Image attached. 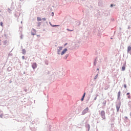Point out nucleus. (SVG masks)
<instances>
[{
	"label": "nucleus",
	"instance_id": "1",
	"mask_svg": "<svg viewBox=\"0 0 131 131\" xmlns=\"http://www.w3.org/2000/svg\"><path fill=\"white\" fill-rule=\"evenodd\" d=\"M100 115L103 119H106V116L105 115V111H102L100 113Z\"/></svg>",
	"mask_w": 131,
	"mask_h": 131
},
{
	"label": "nucleus",
	"instance_id": "2",
	"mask_svg": "<svg viewBox=\"0 0 131 131\" xmlns=\"http://www.w3.org/2000/svg\"><path fill=\"white\" fill-rule=\"evenodd\" d=\"M89 112V107H86L82 111V115H84V114L88 113Z\"/></svg>",
	"mask_w": 131,
	"mask_h": 131
},
{
	"label": "nucleus",
	"instance_id": "3",
	"mask_svg": "<svg viewBox=\"0 0 131 131\" xmlns=\"http://www.w3.org/2000/svg\"><path fill=\"white\" fill-rule=\"evenodd\" d=\"M127 53L131 55V46H129L127 47Z\"/></svg>",
	"mask_w": 131,
	"mask_h": 131
},
{
	"label": "nucleus",
	"instance_id": "4",
	"mask_svg": "<svg viewBox=\"0 0 131 131\" xmlns=\"http://www.w3.org/2000/svg\"><path fill=\"white\" fill-rule=\"evenodd\" d=\"M32 67L33 69H35L37 67V65L36 64V63H33L32 64Z\"/></svg>",
	"mask_w": 131,
	"mask_h": 131
},
{
	"label": "nucleus",
	"instance_id": "5",
	"mask_svg": "<svg viewBox=\"0 0 131 131\" xmlns=\"http://www.w3.org/2000/svg\"><path fill=\"white\" fill-rule=\"evenodd\" d=\"M62 50H63V47H59V49H58V55H60V52H61V51H62Z\"/></svg>",
	"mask_w": 131,
	"mask_h": 131
},
{
	"label": "nucleus",
	"instance_id": "6",
	"mask_svg": "<svg viewBox=\"0 0 131 131\" xmlns=\"http://www.w3.org/2000/svg\"><path fill=\"white\" fill-rule=\"evenodd\" d=\"M67 51V49H64L62 51V52H61V55H64V54H65V53H66V51Z\"/></svg>",
	"mask_w": 131,
	"mask_h": 131
},
{
	"label": "nucleus",
	"instance_id": "7",
	"mask_svg": "<svg viewBox=\"0 0 131 131\" xmlns=\"http://www.w3.org/2000/svg\"><path fill=\"white\" fill-rule=\"evenodd\" d=\"M121 94V92L120 91H119L118 93V100H119L120 99V95Z\"/></svg>",
	"mask_w": 131,
	"mask_h": 131
},
{
	"label": "nucleus",
	"instance_id": "8",
	"mask_svg": "<svg viewBox=\"0 0 131 131\" xmlns=\"http://www.w3.org/2000/svg\"><path fill=\"white\" fill-rule=\"evenodd\" d=\"M84 97H85V93H84V94L83 95V96H82V98L81 99V101H83V100L84 99Z\"/></svg>",
	"mask_w": 131,
	"mask_h": 131
},
{
	"label": "nucleus",
	"instance_id": "9",
	"mask_svg": "<svg viewBox=\"0 0 131 131\" xmlns=\"http://www.w3.org/2000/svg\"><path fill=\"white\" fill-rule=\"evenodd\" d=\"M3 116H4V113H3V112H0V117L2 118Z\"/></svg>",
	"mask_w": 131,
	"mask_h": 131
},
{
	"label": "nucleus",
	"instance_id": "10",
	"mask_svg": "<svg viewBox=\"0 0 131 131\" xmlns=\"http://www.w3.org/2000/svg\"><path fill=\"white\" fill-rule=\"evenodd\" d=\"M117 108V112H118L119 111V108H120V105H117L116 106Z\"/></svg>",
	"mask_w": 131,
	"mask_h": 131
},
{
	"label": "nucleus",
	"instance_id": "11",
	"mask_svg": "<svg viewBox=\"0 0 131 131\" xmlns=\"http://www.w3.org/2000/svg\"><path fill=\"white\" fill-rule=\"evenodd\" d=\"M22 53L24 55L26 53V51L25 50V49H23Z\"/></svg>",
	"mask_w": 131,
	"mask_h": 131
},
{
	"label": "nucleus",
	"instance_id": "12",
	"mask_svg": "<svg viewBox=\"0 0 131 131\" xmlns=\"http://www.w3.org/2000/svg\"><path fill=\"white\" fill-rule=\"evenodd\" d=\"M125 70V67L123 66L122 67V71H124Z\"/></svg>",
	"mask_w": 131,
	"mask_h": 131
},
{
	"label": "nucleus",
	"instance_id": "13",
	"mask_svg": "<svg viewBox=\"0 0 131 131\" xmlns=\"http://www.w3.org/2000/svg\"><path fill=\"white\" fill-rule=\"evenodd\" d=\"M37 21H41V18L40 17H37Z\"/></svg>",
	"mask_w": 131,
	"mask_h": 131
},
{
	"label": "nucleus",
	"instance_id": "14",
	"mask_svg": "<svg viewBox=\"0 0 131 131\" xmlns=\"http://www.w3.org/2000/svg\"><path fill=\"white\" fill-rule=\"evenodd\" d=\"M67 30H68V31H73V30H70L69 29H67Z\"/></svg>",
	"mask_w": 131,
	"mask_h": 131
},
{
	"label": "nucleus",
	"instance_id": "15",
	"mask_svg": "<svg viewBox=\"0 0 131 131\" xmlns=\"http://www.w3.org/2000/svg\"><path fill=\"white\" fill-rule=\"evenodd\" d=\"M98 77V75H97L96 76H95V78H94V79H97Z\"/></svg>",
	"mask_w": 131,
	"mask_h": 131
},
{
	"label": "nucleus",
	"instance_id": "16",
	"mask_svg": "<svg viewBox=\"0 0 131 131\" xmlns=\"http://www.w3.org/2000/svg\"><path fill=\"white\" fill-rule=\"evenodd\" d=\"M56 26H59V25H53L52 26V27H56Z\"/></svg>",
	"mask_w": 131,
	"mask_h": 131
},
{
	"label": "nucleus",
	"instance_id": "17",
	"mask_svg": "<svg viewBox=\"0 0 131 131\" xmlns=\"http://www.w3.org/2000/svg\"><path fill=\"white\" fill-rule=\"evenodd\" d=\"M12 10H11V9H8V11L9 12H10Z\"/></svg>",
	"mask_w": 131,
	"mask_h": 131
},
{
	"label": "nucleus",
	"instance_id": "18",
	"mask_svg": "<svg viewBox=\"0 0 131 131\" xmlns=\"http://www.w3.org/2000/svg\"><path fill=\"white\" fill-rule=\"evenodd\" d=\"M124 88L125 89H126V84H124Z\"/></svg>",
	"mask_w": 131,
	"mask_h": 131
},
{
	"label": "nucleus",
	"instance_id": "19",
	"mask_svg": "<svg viewBox=\"0 0 131 131\" xmlns=\"http://www.w3.org/2000/svg\"><path fill=\"white\" fill-rule=\"evenodd\" d=\"M128 99H130V95H128Z\"/></svg>",
	"mask_w": 131,
	"mask_h": 131
},
{
	"label": "nucleus",
	"instance_id": "20",
	"mask_svg": "<svg viewBox=\"0 0 131 131\" xmlns=\"http://www.w3.org/2000/svg\"><path fill=\"white\" fill-rule=\"evenodd\" d=\"M0 24H1V26H3V22H1V23H0Z\"/></svg>",
	"mask_w": 131,
	"mask_h": 131
},
{
	"label": "nucleus",
	"instance_id": "21",
	"mask_svg": "<svg viewBox=\"0 0 131 131\" xmlns=\"http://www.w3.org/2000/svg\"><path fill=\"white\" fill-rule=\"evenodd\" d=\"M22 59H23V60H24V59H25V57H24V56H22Z\"/></svg>",
	"mask_w": 131,
	"mask_h": 131
},
{
	"label": "nucleus",
	"instance_id": "22",
	"mask_svg": "<svg viewBox=\"0 0 131 131\" xmlns=\"http://www.w3.org/2000/svg\"><path fill=\"white\" fill-rule=\"evenodd\" d=\"M129 93H127V94H126V95H127V96H128V95H129Z\"/></svg>",
	"mask_w": 131,
	"mask_h": 131
},
{
	"label": "nucleus",
	"instance_id": "23",
	"mask_svg": "<svg viewBox=\"0 0 131 131\" xmlns=\"http://www.w3.org/2000/svg\"><path fill=\"white\" fill-rule=\"evenodd\" d=\"M127 117H125V119H127Z\"/></svg>",
	"mask_w": 131,
	"mask_h": 131
},
{
	"label": "nucleus",
	"instance_id": "24",
	"mask_svg": "<svg viewBox=\"0 0 131 131\" xmlns=\"http://www.w3.org/2000/svg\"><path fill=\"white\" fill-rule=\"evenodd\" d=\"M111 7H113V4H111Z\"/></svg>",
	"mask_w": 131,
	"mask_h": 131
},
{
	"label": "nucleus",
	"instance_id": "25",
	"mask_svg": "<svg viewBox=\"0 0 131 131\" xmlns=\"http://www.w3.org/2000/svg\"><path fill=\"white\" fill-rule=\"evenodd\" d=\"M43 20H46V18H43Z\"/></svg>",
	"mask_w": 131,
	"mask_h": 131
},
{
	"label": "nucleus",
	"instance_id": "26",
	"mask_svg": "<svg viewBox=\"0 0 131 131\" xmlns=\"http://www.w3.org/2000/svg\"><path fill=\"white\" fill-rule=\"evenodd\" d=\"M97 70H99V69H97Z\"/></svg>",
	"mask_w": 131,
	"mask_h": 131
},
{
	"label": "nucleus",
	"instance_id": "27",
	"mask_svg": "<svg viewBox=\"0 0 131 131\" xmlns=\"http://www.w3.org/2000/svg\"><path fill=\"white\" fill-rule=\"evenodd\" d=\"M130 116H131V113H130Z\"/></svg>",
	"mask_w": 131,
	"mask_h": 131
},
{
	"label": "nucleus",
	"instance_id": "28",
	"mask_svg": "<svg viewBox=\"0 0 131 131\" xmlns=\"http://www.w3.org/2000/svg\"><path fill=\"white\" fill-rule=\"evenodd\" d=\"M67 44H65V46H66Z\"/></svg>",
	"mask_w": 131,
	"mask_h": 131
}]
</instances>
